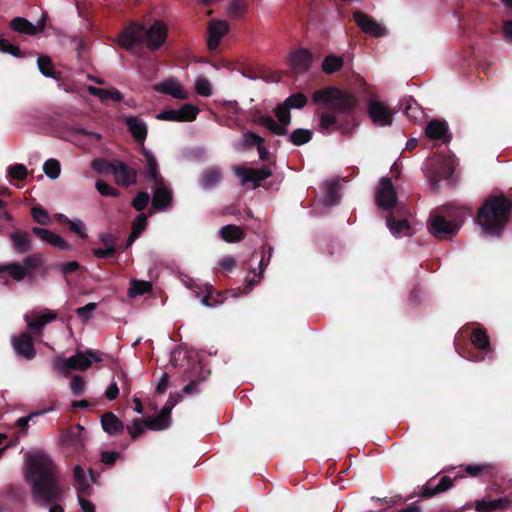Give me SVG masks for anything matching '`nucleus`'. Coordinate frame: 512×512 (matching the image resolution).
Returning <instances> with one entry per match:
<instances>
[{"instance_id": "nucleus-1", "label": "nucleus", "mask_w": 512, "mask_h": 512, "mask_svg": "<svg viewBox=\"0 0 512 512\" xmlns=\"http://www.w3.org/2000/svg\"><path fill=\"white\" fill-rule=\"evenodd\" d=\"M312 102L326 106L315 113L318 132L323 135L333 132H340L344 136L352 135L358 125L355 119L358 99L353 93L329 86L314 91Z\"/></svg>"}, {"instance_id": "nucleus-2", "label": "nucleus", "mask_w": 512, "mask_h": 512, "mask_svg": "<svg viewBox=\"0 0 512 512\" xmlns=\"http://www.w3.org/2000/svg\"><path fill=\"white\" fill-rule=\"evenodd\" d=\"M24 476L31 487L33 501L38 506H51L49 512H64L63 507L58 505L64 498V488L58 468L47 454H28Z\"/></svg>"}, {"instance_id": "nucleus-3", "label": "nucleus", "mask_w": 512, "mask_h": 512, "mask_svg": "<svg viewBox=\"0 0 512 512\" xmlns=\"http://www.w3.org/2000/svg\"><path fill=\"white\" fill-rule=\"evenodd\" d=\"M166 39L167 27L160 20L155 21L148 29L142 23L131 22L118 35L117 43L130 52L142 43H145L148 49L155 51L165 43Z\"/></svg>"}, {"instance_id": "nucleus-4", "label": "nucleus", "mask_w": 512, "mask_h": 512, "mask_svg": "<svg viewBox=\"0 0 512 512\" xmlns=\"http://www.w3.org/2000/svg\"><path fill=\"white\" fill-rule=\"evenodd\" d=\"M512 201L503 194L489 196L478 209L476 221L488 235H502L510 219Z\"/></svg>"}, {"instance_id": "nucleus-5", "label": "nucleus", "mask_w": 512, "mask_h": 512, "mask_svg": "<svg viewBox=\"0 0 512 512\" xmlns=\"http://www.w3.org/2000/svg\"><path fill=\"white\" fill-rule=\"evenodd\" d=\"M43 257L39 253L28 255L22 263L11 262L0 265V281L4 285H9L11 278L16 282H21L27 276H32L42 265Z\"/></svg>"}, {"instance_id": "nucleus-6", "label": "nucleus", "mask_w": 512, "mask_h": 512, "mask_svg": "<svg viewBox=\"0 0 512 512\" xmlns=\"http://www.w3.org/2000/svg\"><path fill=\"white\" fill-rule=\"evenodd\" d=\"M451 219L436 215L430 219L429 232L438 239H449L456 235L464 222L466 212L462 208L452 209L448 212Z\"/></svg>"}, {"instance_id": "nucleus-7", "label": "nucleus", "mask_w": 512, "mask_h": 512, "mask_svg": "<svg viewBox=\"0 0 512 512\" xmlns=\"http://www.w3.org/2000/svg\"><path fill=\"white\" fill-rule=\"evenodd\" d=\"M459 476H456L454 479L443 476L439 479L438 483H435L436 476L430 478L419 490V492H414L410 494L407 498H403L401 495H395L392 497H389V507H392L397 504H403L406 501L414 498L415 496H418L420 498H432L435 495H438L440 493L446 492L448 489L452 488L454 485V481Z\"/></svg>"}, {"instance_id": "nucleus-8", "label": "nucleus", "mask_w": 512, "mask_h": 512, "mask_svg": "<svg viewBox=\"0 0 512 512\" xmlns=\"http://www.w3.org/2000/svg\"><path fill=\"white\" fill-rule=\"evenodd\" d=\"M92 360L95 362L103 361V353L93 349H88L85 353L77 350L76 354L68 359L57 358L55 367L62 372L68 370L86 371L92 365Z\"/></svg>"}, {"instance_id": "nucleus-9", "label": "nucleus", "mask_w": 512, "mask_h": 512, "mask_svg": "<svg viewBox=\"0 0 512 512\" xmlns=\"http://www.w3.org/2000/svg\"><path fill=\"white\" fill-rule=\"evenodd\" d=\"M179 398V394H177L176 396L170 394L168 400L166 401L165 405L162 407L160 413L157 416H148L144 418V423L146 427L149 430L153 431H161L167 429L171 422L172 409L178 403Z\"/></svg>"}, {"instance_id": "nucleus-10", "label": "nucleus", "mask_w": 512, "mask_h": 512, "mask_svg": "<svg viewBox=\"0 0 512 512\" xmlns=\"http://www.w3.org/2000/svg\"><path fill=\"white\" fill-rule=\"evenodd\" d=\"M454 171L455 168L450 161L445 159L441 160L438 165L427 174L431 189L434 191L438 190L442 180H447L450 185H454L456 183Z\"/></svg>"}, {"instance_id": "nucleus-11", "label": "nucleus", "mask_w": 512, "mask_h": 512, "mask_svg": "<svg viewBox=\"0 0 512 512\" xmlns=\"http://www.w3.org/2000/svg\"><path fill=\"white\" fill-rule=\"evenodd\" d=\"M56 318L57 313L47 308L43 309L42 312L32 311L31 315L26 314L24 316L28 330L36 336H41L44 327L50 322L56 320Z\"/></svg>"}, {"instance_id": "nucleus-12", "label": "nucleus", "mask_w": 512, "mask_h": 512, "mask_svg": "<svg viewBox=\"0 0 512 512\" xmlns=\"http://www.w3.org/2000/svg\"><path fill=\"white\" fill-rule=\"evenodd\" d=\"M397 202V194L392 181L382 178L376 191V204L382 210H391Z\"/></svg>"}, {"instance_id": "nucleus-13", "label": "nucleus", "mask_w": 512, "mask_h": 512, "mask_svg": "<svg viewBox=\"0 0 512 512\" xmlns=\"http://www.w3.org/2000/svg\"><path fill=\"white\" fill-rule=\"evenodd\" d=\"M367 113L376 126H390L393 122L392 111L381 101L371 99L368 102Z\"/></svg>"}, {"instance_id": "nucleus-14", "label": "nucleus", "mask_w": 512, "mask_h": 512, "mask_svg": "<svg viewBox=\"0 0 512 512\" xmlns=\"http://www.w3.org/2000/svg\"><path fill=\"white\" fill-rule=\"evenodd\" d=\"M470 340L474 347L480 350V352L471 353L468 359L474 362L483 361L485 354L491 352L490 339L487 331L482 327L474 329L470 335Z\"/></svg>"}, {"instance_id": "nucleus-15", "label": "nucleus", "mask_w": 512, "mask_h": 512, "mask_svg": "<svg viewBox=\"0 0 512 512\" xmlns=\"http://www.w3.org/2000/svg\"><path fill=\"white\" fill-rule=\"evenodd\" d=\"M235 174L241 178V182L243 185L251 182L253 183L254 188H258L260 186L261 181L269 178L272 175L271 169L267 167L261 168H242L235 167Z\"/></svg>"}, {"instance_id": "nucleus-16", "label": "nucleus", "mask_w": 512, "mask_h": 512, "mask_svg": "<svg viewBox=\"0 0 512 512\" xmlns=\"http://www.w3.org/2000/svg\"><path fill=\"white\" fill-rule=\"evenodd\" d=\"M353 19L357 26L365 34L374 37H383L386 35V29L382 27L379 23H377L371 16L364 12L355 11L353 13Z\"/></svg>"}, {"instance_id": "nucleus-17", "label": "nucleus", "mask_w": 512, "mask_h": 512, "mask_svg": "<svg viewBox=\"0 0 512 512\" xmlns=\"http://www.w3.org/2000/svg\"><path fill=\"white\" fill-rule=\"evenodd\" d=\"M12 346L15 353L26 360H32L36 356L34 340L28 332L13 337Z\"/></svg>"}, {"instance_id": "nucleus-18", "label": "nucleus", "mask_w": 512, "mask_h": 512, "mask_svg": "<svg viewBox=\"0 0 512 512\" xmlns=\"http://www.w3.org/2000/svg\"><path fill=\"white\" fill-rule=\"evenodd\" d=\"M229 25L223 20H212L208 25L207 47L209 50H216L221 39L228 33Z\"/></svg>"}, {"instance_id": "nucleus-19", "label": "nucleus", "mask_w": 512, "mask_h": 512, "mask_svg": "<svg viewBox=\"0 0 512 512\" xmlns=\"http://www.w3.org/2000/svg\"><path fill=\"white\" fill-rule=\"evenodd\" d=\"M173 201V193L168 188L164 181L160 184H155L153 188L152 206L155 210H165L171 207Z\"/></svg>"}, {"instance_id": "nucleus-20", "label": "nucleus", "mask_w": 512, "mask_h": 512, "mask_svg": "<svg viewBox=\"0 0 512 512\" xmlns=\"http://www.w3.org/2000/svg\"><path fill=\"white\" fill-rule=\"evenodd\" d=\"M112 174L115 175L117 184L122 186H129L134 184L137 179L136 170L129 167L125 162L120 160L114 161Z\"/></svg>"}, {"instance_id": "nucleus-21", "label": "nucleus", "mask_w": 512, "mask_h": 512, "mask_svg": "<svg viewBox=\"0 0 512 512\" xmlns=\"http://www.w3.org/2000/svg\"><path fill=\"white\" fill-rule=\"evenodd\" d=\"M313 61V54L304 48H300L291 53L290 66L297 72L303 73L309 70Z\"/></svg>"}, {"instance_id": "nucleus-22", "label": "nucleus", "mask_w": 512, "mask_h": 512, "mask_svg": "<svg viewBox=\"0 0 512 512\" xmlns=\"http://www.w3.org/2000/svg\"><path fill=\"white\" fill-rule=\"evenodd\" d=\"M425 135L429 139L443 140L449 142L452 136L449 134V128L446 121L434 119L430 121L425 128Z\"/></svg>"}, {"instance_id": "nucleus-23", "label": "nucleus", "mask_w": 512, "mask_h": 512, "mask_svg": "<svg viewBox=\"0 0 512 512\" xmlns=\"http://www.w3.org/2000/svg\"><path fill=\"white\" fill-rule=\"evenodd\" d=\"M10 27L18 33L33 36L44 30L45 21L34 25L24 17H15L11 20Z\"/></svg>"}, {"instance_id": "nucleus-24", "label": "nucleus", "mask_w": 512, "mask_h": 512, "mask_svg": "<svg viewBox=\"0 0 512 512\" xmlns=\"http://www.w3.org/2000/svg\"><path fill=\"white\" fill-rule=\"evenodd\" d=\"M125 123L133 135L135 141L141 145V149L144 147V142L147 137V125L146 123L134 116L127 117Z\"/></svg>"}, {"instance_id": "nucleus-25", "label": "nucleus", "mask_w": 512, "mask_h": 512, "mask_svg": "<svg viewBox=\"0 0 512 512\" xmlns=\"http://www.w3.org/2000/svg\"><path fill=\"white\" fill-rule=\"evenodd\" d=\"M10 240L13 245V249L18 254H25L32 250V239L29 233L16 229L10 234Z\"/></svg>"}, {"instance_id": "nucleus-26", "label": "nucleus", "mask_w": 512, "mask_h": 512, "mask_svg": "<svg viewBox=\"0 0 512 512\" xmlns=\"http://www.w3.org/2000/svg\"><path fill=\"white\" fill-rule=\"evenodd\" d=\"M142 155L146 159V172L145 177L154 182V184H161L164 178L159 173V167L154 155L145 147L141 149Z\"/></svg>"}, {"instance_id": "nucleus-27", "label": "nucleus", "mask_w": 512, "mask_h": 512, "mask_svg": "<svg viewBox=\"0 0 512 512\" xmlns=\"http://www.w3.org/2000/svg\"><path fill=\"white\" fill-rule=\"evenodd\" d=\"M101 425L112 436L122 434L125 429L124 423L113 412H106L101 416Z\"/></svg>"}, {"instance_id": "nucleus-28", "label": "nucleus", "mask_w": 512, "mask_h": 512, "mask_svg": "<svg viewBox=\"0 0 512 512\" xmlns=\"http://www.w3.org/2000/svg\"><path fill=\"white\" fill-rule=\"evenodd\" d=\"M155 90L172 96L176 99L185 100L188 98L187 92L182 88V86L174 79H168L163 83L157 85Z\"/></svg>"}, {"instance_id": "nucleus-29", "label": "nucleus", "mask_w": 512, "mask_h": 512, "mask_svg": "<svg viewBox=\"0 0 512 512\" xmlns=\"http://www.w3.org/2000/svg\"><path fill=\"white\" fill-rule=\"evenodd\" d=\"M274 113L276 118L278 119L277 126L280 128L279 131L282 132H273V134L278 136H284L288 133V126L291 124V113L290 109L284 104H279L275 107Z\"/></svg>"}, {"instance_id": "nucleus-30", "label": "nucleus", "mask_w": 512, "mask_h": 512, "mask_svg": "<svg viewBox=\"0 0 512 512\" xmlns=\"http://www.w3.org/2000/svg\"><path fill=\"white\" fill-rule=\"evenodd\" d=\"M511 501L507 497H499L489 501H480L477 503V511L479 512H494L497 510L507 509Z\"/></svg>"}, {"instance_id": "nucleus-31", "label": "nucleus", "mask_w": 512, "mask_h": 512, "mask_svg": "<svg viewBox=\"0 0 512 512\" xmlns=\"http://www.w3.org/2000/svg\"><path fill=\"white\" fill-rule=\"evenodd\" d=\"M220 236L225 242L236 243L245 238V232L239 226L228 224L220 229Z\"/></svg>"}, {"instance_id": "nucleus-32", "label": "nucleus", "mask_w": 512, "mask_h": 512, "mask_svg": "<svg viewBox=\"0 0 512 512\" xmlns=\"http://www.w3.org/2000/svg\"><path fill=\"white\" fill-rule=\"evenodd\" d=\"M88 91L91 95L96 96L103 101L111 99L115 102H121L123 100L121 92L115 88L102 89L95 86H89Z\"/></svg>"}, {"instance_id": "nucleus-33", "label": "nucleus", "mask_w": 512, "mask_h": 512, "mask_svg": "<svg viewBox=\"0 0 512 512\" xmlns=\"http://www.w3.org/2000/svg\"><path fill=\"white\" fill-rule=\"evenodd\" d=\"M340 185L337 180L326 183V194L324 204L326 206H335L340 202L341 196L339 194Z\"/></svg>"}, {"instance_id": "nucleus-34", "label": "nucleus", "mask_w": 512, "mask_h": 512, "mask_svg": "<svg viewBox=\"0 0 512 512\" xmlns=\"http://www.w3.org/2000/svg\"><path fill=\"white\" fill-rule=\"evenodd\" d=\"M58 219L61 223L67 225L69 230L76 233L81 239H86L88 237L86 233V227L83 221L70 220L67 216L63 214H59Z\"/></svg>"}, {"instance_id": "nucleus-35", "label": "nucleus", "mask_w": 512, "mask_h": 512, "mask_svg": "<svg viewBox=\"0 0 512 512\" xmlns=\"http://www.w3.org/2000/svg\"><path fill=\"white\" fill-rule=\"evenodd\" d=\"M386 223L391 233L398 236L410 230V224L408 220L401 219L397 220L392 213L387 216Z\"/></svg>"}, {"instance_id": "nucleus-36", "label": "nucleus", "mask_w": 512, "mask_h": 512, "mask_svg": "<svg viewBox=\"0 0 512 512\" xmlns=\"http://www.w3.org/2000/svg\"><path fill=\"white\" fill-rule=\"evenodd\" d=\"M222 178V172L218 168H212L208 169L204 172L202 179H201V185L205 189H210L216 186Z\"/></svg>"}, {"instance_id": "nucleus-37", "label": "nucleus", "mask_w": 512, "mask_h": 512, "mask_svg": "<svg viewBox=\"0 0 512 512\" xmlns=\"http://www.w3.org/2000/svg\"><path fill=\"white\" fill-rule=\"evenodd\" d=\"M37 65L39 71L45 76L53 79H57L58 73L55 71L52 60L49 56L39 55L37 59Z\"/></svg>"}, {"instance_id": "nucleus-38", "label": "nucleus", "mask_w": 512, "mask_h": 512, "mask_svg": "<svg viewBox=\"0 0 512 512\" xmlns=\"http://www.w3.org/2000/svg\"><path fill=\"white\" fill-rule=\"evenodd\" d=\"M152 289V284L149 281L132 280L128 290V295L134 298L149 293L152 291Z\"/></svg>"}, {"instance_id": "nucleus-39", "label": "nucleus", "mask_w": 512, "mask_h": 512, "mask_svg": "<svg viewBox=\"0 0 512 512\" xmlns=\"http://www.w3.org/2000/svg\"><path fill=\"white\" fill-rule=\"evenodd\" d=\"M344 65V60L342 57L329 55L326 56L322 62V70L326 74H333L339 71Z\"/></svg>"}, {"instance_id": "nucleus-40", "label": "nucleus", "mask_w": 512, "mask_h": 512, "mask_svg": "<svg viewBox=\"0 0 512 512\" xmlns=\"http://www.w3.org/2000/svg\"><path fill=\"white\" fill-rule=\"evenodd\" d=\"M312 137L313 132L311 130L298 128L290 134L289 142L295 146H301L311 141Z\"/></svg>"}, {"instance_id": "nucleus-41", "label": "nucleus", "mask_w": 512, "mask_h": 512, "mask_svg": "<svg viewBox=\"0 0 512 512\" xmlns=\"http://www.w3.org/2000/svg\"><path fill=\"white\" fill-rule=\"evenodd\" d=\"M252 121L255 124L266 127L271 133L280 132L277 122L270 115H264L260 111L253 114Z\"/></svg>"}, {"instance_id": "nucleus-42", "label": "nucleus", "mask_w": 512, "mask_h": 512, "mask_svg": "<svg viewBox=\"0 0 512 512\" xmlns=\"http://www.w3.org/2000/svg\"><path fill=\"white\" fill-rule=\"evenodd\" d=\"M307 102V97L303 93L298 92L287 97L284 104L291 110L302 109L306 106Z\"/></svg>"}, {"instance_id": "nucleus-43", "label": "nucleus", "mask_w": 512, "mask_h": 512, "mask_svg": "<svg viewBox=\"0 0 512 512\" xmlns=\"http://www.w3.org/2000/svg\"><path fill=\"white\" fill-rule=\"evenodd\" d=\"M199 108L193 104L186 103L179 108L182 122H192L197 118Z\"/></svg>"}, {"instance_id": "nucleus-44", "label": "nucleus", "mask_w": 512, "mask_h": 512, "mask_svg": "<svg viewBox=\"0 0 512 512\" xmlns=\"http://www.w3.org/2000/svg\"><path fill=\"white\" fill-rule=\"evenodd\" d=\"M265 139L258 134L246 131L243 133V140L241 143L242 150H250L253 146H257L260 143H264Z\"/></svg>"}, {"instance_id": "nucleus-45", "label": "nucleus", "mask_w": 512, "mask_h": 512, "mask_svg": "<svg viewBox=\"0 0 512 512\" xmlns=\"http://www.w3.org/2000/svg\"><path fill=\"white\" fill-rule=\"evenodd\" d=\"M126 429L132 440H136L141 436L145 429H148L144 423V419L136 418L132 421L131 425H127Z\"/></svg>"}, {"instance_id": "nucleus-46", "label": "nucleus", "mask_w": 512, "mask_h": 512, "mask_svg": "<svg viewBox=\"0 0 512 512\" xmlns=\"http://www.w3.org/2000/svg\"><path fill=\"white\" fill-rule=\"evenodd\" d=\"M43 171L51 179L58 178L61 172L60 162L56 159L47 160L43 165Z\"/></svg>"}, {"instance_id": "nucleus-47", "label": "nucleus", "mask_w": 512, "mask_h": 512, "mask_svg": "<svg viewBox=\"0 0 512 512\" xmlns=\"http://www.w3.org/2000/svg\"><path fill=\"white\" fill-rule=\"evenodd\" d=\"M0 52L11 54L16 58H22L24 56L18 46L11 44L7 39L4 38H0Z\"/></svg>"}, {"instance_id": "nucleus-48", "label": "nucleus", "mask_w": 512, "mask_h": 512, "mask_svg": "<svg viewBox=\"0 0 512 512\" xmlns=\"http://www.w3.org/2000/svg\"><path fill=\"white\" fill-rule=\"evenodd\" d=\"M114 165V161H108L105 159H94L91 163V167L97 173H111Z\"/></svg>"}, {"instance_id": "nucleus-49", "label": "nucleus", "mask_w": 512, "mask_h": 512, "mask_svg": "<svg viewBox=\"0 0 512 512\" xmlns=\"http://www.w3.org/2000/svg\"><path fill=\"white\" fill-rule=\"evenodd\" d=\"M31 215H32L34 221L40 225H47L50 222V217H49L48 212L41 206H34L31 209Z\"/></svg>"}, {"instance_id": "nucleus-50", "label": "nucleus", "mask_w": 512, "mask_h": 512, "mask_svg": "<svg viewBox=\"0 0 512 512\" xmlns=\"http://www.w3.org/2000/svg\"><path fill=\"white\" fill-rule=\"evenodd\" d=\"M96 189L102 196L118 197L120 192L103 180L96 181Z\"/></svg>"}, {"instance_id": "nucleus-51", "label": "nucleus", "mask_w": 512, "mask_h": 512, "mask_svg": "<svg viewBox=\"0 0 512 512\" xmlns=\"http://www.w3.org/2000/svg\"><path fill=\"white\" fill-rule=\"evenodd\" d=\"M97 308V304L94 302H90L82 307H79L76 309L77 316L81 319L83 322H87L92 318V313Z\"/></svg>"}, {"instance_id": "nucleus-52", "label": "nucleus", "mask_w": 512, "mask_h": 512, "mask_svg": "<svg viewBox=\"0 0 512 512\" xmlns=\"http://www.w3.org/2000/svg\"><path fill=\"white\" fill-rule=\"evenodd\" d=\"M150 196L147 192H139L132 200V206L137 211H143L149 204Z\"/></svg>"}, {"instance_id": "nucleus-53", "label": "nucleus", "mask_w": 512, "mask_h": 512, "mask_svg": "<svg viewBox=\"0 0 512 512\" xmlns=\"http://www.w3.org/2000/svg\"><path fill=\"white\" fill-rule=\"evenodd\" d=\"M27 174V168L23 164H14L8 168L9 177L15 180H24Z\"/></svg>"}, {"instance_id": "nucleus-54", "label": "nucleus", "mask_w": 512, "mask_h": 512, "mask_svg": "<svg viewBox=\"0 0 512 512\" xmlns=\"http://www.w3.org/2000/svg\"><path fill=\"white\" fill-rule=\"evenodd\" d=\"M196 92L204 97H209L212 94L211 84L208 79L200 77L195 83Z\"/></svg>"}, {"instance_id": "nucleus-55", "label": "nucleus", "mask_w": 512, "mask_h": 512, "mask_svg": "<svg viewBox=\"0 0 512 512\" xmlns=\"http://www.w3.org/2000/svg\"><path fill=\"white\" fill-rule=\"evenodd\" d=\"M464 470L468 475L478 477L484 472H489L491 466L488 464H469L465 466Z\"/></svg>"}, {"instance_id": "nucleus-56", "label": "nucleus", "mask_w": 512, "mask_h": 512, "mask_svg": "<svg viewBox=\"0 0 512 512\" xmlns=\"http://www.w3.org/2000/svg\"><path fill=\"white\" fill-rule=\"evenodd\" d=\"M47 243H49L53 247H55L59 250H63V251H67L71 247L70 244L66 240H64L61 236H59L58 234H55L53 232H51V236H49Z\"/></svg>"}, {"instance_id": "nucleus-57", "label": "nucleus", "mask_w": 512, "mask_h": 512, "mask_svg": "<svg viewBox=\"0 0 512 512\" xmlns=\"http://www.w3.org/2000/svg\"><path fill=\"white\" fill-rule=\"evenodd\" d=\"M147 224V215L145 213H140L132 223V231L141 235V233L146 229Z\"/></svg>"}, {"instance_id": "nucleus-58", "label": "nucleus", "mask_w": 512, "mask_h": 512, "mask_svg": "<svg viewBox=\"0 0 512 512\" xmlns=\"http://www.w3.org/2000/svg\"><path fill=\"white\" fill-rule=\"evenodd\" d=\"M70 386L73 395L80 396L84 393L85 381L83 377L74 375L71 379Z\"/></svg>"}, {"instance_id": "nucleus-59", "label": "nucleus", "mask_w": 512, "mask_h": 512, "mask_svg": "<svg viewBox=\"0 0 512 512\" xmlns=\"http://www.w3.org/2000/svg\"><path fill=\"white\" fill-rule=\"evenodd\" d=\"M157 119L172 122H182L179 109H167L157 115Z\"/></svg>"}, {"instance_id": "nucleus-60", "label": "nucleus", "mask_w": 512, "mask_h": 512, "mask_svg": "<svg viewBox=\"0 0 512 512\" xmlns=\"http://www.w3.org/2000/svg\"><path fill=\"white\" fill-rule=\"evenodd\" d=\"M273 248L270 245H264L261 248L262 257L259 263L260 274L261 276L264 268L269 264L271 256H272Z\"/></svg>"}, {"instance_id": "nucleus-61", "label": "nucleus", "mask_w": 512, "mask_h": 512, "mask_svg": "<svg viewBox=\"0 0 512 512\" xmlns=\"http://www.w3.org/2000/svg\"><path fill=\"white\" fill-rule=\"evenodd\" d=\"M247 5L243 0H231L230 12L234 16H242L246 13Z\"/></svg>"}, {"instance_id": "nucleus-62", "label": "nucleus", "mask_w": 512, "mask_h": 512, "mask_svg": "<svg viewBox=\"0 0 512 512\" xmlns=\"http://www.w3.org/2000/svg\"><path fill=\"white\" fill-rule=\"evenodd\" d=\"M93 255L98 259H107L114 257L116 254V247H108V248H93Z\"/></svg>"}, {"instance_id": "nucleus-63", "label": "nucleus", "mask_w": 512, "mask_h": 512, "mask_svg": "<svg viewBox=\"0 0 512 512\" xmlns=\"http://www.w3.org/2000/svg\"><path fill=\"white\" fill-rule=\"evenodd\" d=\"M403 110L407 117L409 118H417V113L420 112V108L417 104V102L413 99H410L406 102L405 106L403 107Z\"/></svg>"}, {"instance_id": "nucleus-64", "label": "nucleus", "mask_w": 512, "mask_h": 512, "mask_svg": "<svg viewBox=\"0 0 512 512\" xmlns=\"http://www.w3.org/2000/svg\"><path fill=\"white\" fill-rule=\"evenodd\" d=\"M75 488L77 490V497H85L91 495L92 488L87 479L76 482Z\"/></svg>"}]
</instances>
